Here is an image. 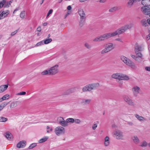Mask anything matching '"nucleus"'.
Here are the masks:
<instances>
[{"instance_id":"47","label":"nucleus","mask_w":150,"mask_h":150,"mask_svg":"<svg viewBox=\"0 0 150 150\" xmlns=\"http://www.w3.org/2000/svg\"><path fill=\"white\" fill-rule=\"evenodd\" d=\"M26 94V92L22 91L16 94L17 95H24Z\"/></svg>"},{"instance_id":"15","label":"nucleus","mask_w":150,"mask_h":150,"mask_svg":"<svg viewBox=\"0 0 150 150\" xmlns=\"http://www.w3.org/2000/svg\"><path fill=\"white\" fill-rule=\"evenodd\" d=\"M78 13L80 16L81 19H86V15L83 9H79L78 11Z\"/></svg>"},{"instance_id":"33","label":"nucleus","mask_w":150,"mask_h":150,"mask_svg":"<svg viewBox=\"0 0 150 150\" xmlns=\"http://www.w3.org/2000/svg\"><path fill=\"white\" fill-rule=\"evenodd\" d=\"M52 40L51 38H48L44 40H43L44 44H47L50 43L52 42Z\"/></svg>"},{"instance_id":"11","label":"nucleus","mask_w":150,"mask_h":150,"mask_svg":"<svg viewBox=\"0 0 150 150\" xmlns=\"http://www.w3.org/2000/svg\"><path fill=\"white\" fill-rule=\"evenodd\" d=\"M132 139L133 142L136 144H137L139 143L140 140L138 137L136 135H134L132 137Z\"/></svg>"},{"instance_id":"42","label":"nucleus","mask_w":150,"mask_h":150,"mask_svg":"<svg viewBox=\"0 0 150 150\" xmlns=\"http://www.w3.org/2000/svg\"><path fill=\"white\" fill-rule=\"evenodd\" d=\"M109 51H108V50L107 49V48H106L105 47V48L101 52V54H104L105 53H106L107 52H108Z\"/></svg>"},{"instance_id":"63","label":"nucleus","mask_w":150,"mask_h":150,"mask_svg":"<svg viewBox=\"0 0 150 150\" xmlns=\"http://www.w3.org/2000/svg\"><path fill=\"white\" fill-rule=\"evenodd\" d=\"M147 23L149 24H150V19H148L147 20Z\"/></svg>"},{"instance_id":"20","label":"nucleus","mask_w":150,"mask_h":150,"mask_svg":"<svg viewBox=\"0 0 150 150\" xmlns=\"http://www.w3.org/2000/svg\"><path fill=\"white\" fill-rule=\"evenodd\" d=\"M142 4L145 6H150V0H144L142 1Z\"/></svg>"},{"instance_id":"34","label":"nucleus","mask_w":150,"mask_h":150,"mask_svg":"<svg viewBox=\"0 0 150 150\" xmlns=\"http://www.w3.org/2000/svg\"><path fill=\"white\" fill-rule=\"evenodd\" d=\"M142 25L144 26H146L147 25V22L144 20H142L141 21Z\"/></svg>"},{"instance_id":"4","label":"nucleus","mask_w":150,"mask_h":150,"mask_svg":"<svg viewBox=\"0 0 150 150\" xmlns=\"http://www.w3.org/2000/svg\"><path fill=\"white\" fill-rule=\"evenodd\" d=\"M113 78L121 80H128L129 77L127 75L120 74H113Z\"/></svg>"},{"instance_id":"32","label":"nucleus","mask_w":150,"mask_h":150,"mask_svg":"<svg viewBox=\"0 0 150 150\" xmlns=\"http://www.w3.org/2000/svg\"><path fill=\"white\" fill-rule=\"evenodd\" d=\"M1 12L3 14L4 16L5 17H6L9 13V11L8 10H7L5 11H1Z\"/></svg>"},{"instance_id":"40","label":"nucleus","mask_w":150,"mask_h":150,"mask_svg":"<svg viewBox=\"0 0 150 150\" xmlns=\"http://www.w3.org/2000/svg\"><path fill=\"white\" fill-rule=\"evenodd\" d=\"M67 92L65 93V94H69L70 93H72L74 92V88H71L70 89L67 91Z\"/></svg>"},{"instance_id":"18","label":"nucleus","mask_w":150,"mask_h":150,"mask_svg":"<svg viewBox=\"0 0 150 150\" xmlns=\"http://www.w3.org/2000/svg\"><path fill=\"white\" fill-rule=\"evenodd\" d=\"M8 87V85H3L0 86V93H2L6 90Z\"/></svg>"},{"instance_id":"58","label":"nucleus","mask_w":150,"mask_h":150,"mask_svg":"<svg viewBox=\"0 0 150 150\" xmlns=\"http://www.w3.org/2000/svg\"><path fill=\"white\" fill-rule=\"evenodd\" d=\"M12 1H10L9 2H7V5H8L7 7H9V5H10L12 3Z\"/></svg>"},{"instance_id":"52","label":"nucleus","mask_w":150,"mask_h":150,"mask_svg":"<svg viewBox=\"0 0 150 150\" xmlns=\"http://www.w3.org/2000/svg\"><path fill=\"white\" fill-rule=\"evenodd\" d=\"M131 56L133 58L136 60H137V57L136 55L133 54H131Z\"/></svg>"},{"instance_id":"13","label":"nucleus","mask_w":150,"mask_h":150,"mask_svg":"<svg viewBox=\"0 0 150 150\" xmlns=\"http://www.w3.org/2000/svg\"><path fill=\"white\" fill-rule=\"evenodd\" d=\"M26 142L24 140L20 141L17 145V147L18 148H21L25 147L26 145Z\"/></svg>"},{"instance_id":"46","label":"nucleus","mask_w":150,"mask_h":150,"mask_svg":"<svg viewBox=\"0 0 150 150\" xmlns=\"http://www.w3.org/2000/svg\"><path fill=\"white\" fill-rule=\"evenodd\" d=\"M47 132L48 133H50L52 130V128L48 126L47 127Z\"/></svg>"},{"instance_id":"38","label":"nucleus","mask_w":150,"mask_h":150,"mask_svg":"<svg viewBox=\"0 0 150 150\" xmlns=\"http://www.w3.org/2000/svg\"><path fill=\"white\" fill-rule=\"evenodd\" d=\"M7 119L5 117H0V122H5L7 121Z\"/></svg>"},{"instance_id":"43","label":"nucleus","mask_w":150,"mask_h":150,"mask_svg":"<svg viewBox=\"0 0 150 150\" xmlns=\"http://www.w3.org/2000/svg\"><path fill=\"white\" fill-rule=\"evenodd\" d=\"M44 44L43 40L41 41L38 43H37L36 45L37 46H39L43 45Z\"/></svg>"},{"instance_id":"3","label":"nucleus","mask_w":150,"mask_h":150,"mask_svg":"<svg viewBox=\"0 0 150 150\" xmlns=\"http://www.w3.org/2000/svg\"><path fill=\"white\" fill-rule=\"evenodd\" d=\"M120 59L123 62L132 69H135L137 68V67L135 64L127 57L124 56H121Z\"/></svg>"},{"instance_id":"51","label":"nucleus","mask_w":150,"mask_h":150,"mask_svg":"<svg viewBox=\"0 0 150 150\" xmlns=\"http://www.w3.org/2000/svg\"><path fill=\"white\" fill-rule=\"evenodd\" d=\"M81 122V120L79 119H75L74 120V122H75L76 123L79 124Z\"/></svg>"},{"instance_id":"9","label":"nucleus","mask_w":150,"mask_h":150,"mask_svg":"<svg viewBox=\"0 0 150 150\" xmlns=\"http://www.w3.org/2000/svg\"><path fill=\"white\" fill-rule=\"evenodd\" d=\"M140 88L137 86H134L132 88V91L134 96L137 97L139 93Z\"/></svg>"},{"instance_id":"49","label":"nucleus","mask_w":150,"mask_h":150,"mask_svg":"<svg viewBox=\"0 0 150 150\" xmlns=\"http://www.w3.org/2000/svg\"><path fill=\"white\" fill-rule=\"evenodd\" d=\"M113 39H114V40L115 41H120V42H122V41L121 39L120 38H119V37H118L117 38H115V37H113Z\"/></svg>"},{"instance_id":"41","label":"nucleus","mask_w":150,"mask_h":150,"mask_svg":"<svg viewBox=\"0 0 150 150\" xmlns=\"http://www.w3.org/2000/svg\"><path fill=\"white\" fill-rule=\"evenodd\" d=\"M84 46L88 49H90L91 47V45L87 43H86L85 44Z\"/></svg>"},{"instance_id":"24","label":"nucleus","mask_w":150,"mask_h":150,"mask_svg":"<svg viewBox=\"0 0 150 150\" xmlns=\"http://www.w3.org/2000/svg\"><path fill=\"white\" fill-rule=\"evenodd\" d=\"M91 87V88L92 90L95 89V88L98 87L99 86V83H93L90 84Z\"/></svg>"},{"instance_id":"23","label":"nucleus","mask_w":150,"mask_h":150,"mask_svg":"<svg viewBox=\"0 0 150 150\" xmlns=\"http://www.w3.org/2000/svg\"><path fill=\"white\" fill-rule=\"evenodd\" d=\"M105 48L110 51L112 48V44L111 43H108L106 45Z\"/></svg>"},{"instance_id":"48","label":"nucleus","mask_w":150,"mask_h":150,"mask_svg":"<svg viewBox=\"0 0 150 150\" xmlns=\"http://www.w3.org/2000/svg\"><path fill=\"white\" fill-rule=\"evenodd\" d=\"M53 12V10L52 9H50V10L49 11H48L47 15L46 18H47L48 17V16H49V15L52 14Z\"/></svg>"},{"instance_id":"6","label":"nucleus","mask_w":150,"mask_h":150,"mask_svg":"<svg viewBox=\"0 0 150 150\" xmlns=\"http://www.w3.org/2000/svg\"><path fill=\"white\" fill-rule=\"evenodd\" d=\"M54 132L57 136L64 134L65 132V129L64 128L61 126H58L55 128Z\"/></svg>"},{"instance_id":"62","label":"nucleus","mask_w":150,"mask_h":150,"mask_svg":"<svg viewBox=\"0 0 150 150\" xmlns=\"http://www.w3.org/2000/svg\"><path fill=\"white\" fill-rule=\"evenodd\" d=\"M87 1V0H79V1L81 2H83L86 1Z\"/></svg>"},{"instance_id":"27","label":"nucleus","mask_w":150,"mask_h":150,"mask_svg":"<svg viewBox=\"0 0 150 150\" xmlns=\"http://www.w3.org/2000/svg\"><path fill=\"white\" fill-rule=\"evenodd\" d=\"M85 22V19H81L79 22V25L80 27H82L84 25Z\"/></svg>"},{"instance_id":"31","label":"nucleus","mask_w":150,"mask_h":150,"mask_svg":"<svg viewBox=\"0 0 150 150\" xmlns=\"http://www.w3.org/2000/svg\"><path fill=\"white\" fill-rule=\"evenodd\" d=\"M93 41L94 42H97L102 41V40H101V38L100 35L94 38L93 40Z\"/></svg>"},{"instance_id":"16","label":"nucleus","mask_w":150,"mask_h":150,"mask_svg":"<svg viewBox=\"0 0 150 150\" xmlns=\"http://www.w3.org/2000/svg\"><path fill=\"white\" fill-rule=\"evenodd\" d=\"M90 99H83L82 100L81 103L84 105H89L91 102Z\"/></svg>"},{"instance_id":"45","label":"nucleus","mask_w":150,"mask_h":150,"mask_svg":"<svg viewBox=\"0 0 150 150\" xmlns=\"http://www.w3.org/2000/svg\"><path fill=\"white\" fill-rule=\"evenodd\" d=\"M139 57H140V58L142 59L143 55L140 52H137L136 53H135Z\"/></svg>"},{"instance_id":"39","label":"nucleus","mask_w":150,"mask_h":150,"mask_svg":"<svg viewBox=\"0 0 150 150\" xmlns=\"http://www.w3.org/2000/svg\"><path fill=\"white\" fill-rule=\"evenodd\" d=\"M9 103L8 102H4L0 105L3 109L5 106H6Z\"/></svg>"},{"instance_id":"10","label":"nucleus","mask_w":150,"mask_h":150,"mask_svg":"<svg viewBox=\"0 0 150 150\" xmlns=\"http://www.w3.org/2000/svg\"><path fill=\"white\" fill-rule=\"evenodd\" d=\"M58 120L59 123L63 127H66L68 125V123L67 120H65L64 118L62 117H59L58 118Z\"/></svg>"},{"instance_id":"19","label":"nucleus","mask_w":150,"mask_h":150,"mask_svg":"<svg viewBox=\"0 0 150 150\" xmlns=\"http://www.w3.org/2000/svg\"><path fill=\"white\" fill-rule=\"evenodd\" d=\"M109 140L110 138L108 136H106L105 137L104 143V145L105 146H107L109 145L110 144Z\"/></svg>"},{"instance_id":"12","label":"nucleus","mask_w":150,"mask_h":150,"mask_svg":"<svg viewBox=\"0 0 150 150\" xmlns=\"http://www.w3.org/2000/svg\"><path fill=\"white\" fill-rule=\"evenodd\" d=\"M141 11L143 13L146 15L150 14V8L149 7L146 8L145 7H142L141 8Z\"/></svg>"},{"instance_id":"54","label":"nucleus","mask_w":150,"mask_h":150,"mask_svg":"<svg viewBox=\"0 0 150 150\" xmlns=\"http://www.w3.org/2000/svg\"><path fill=\"white\" fill-rule=\"evenodd\" d=\"M145 69L146 70L149 71H150V66L145 67Z\"/></svg>"},{"instance_id":"21","label":"nucleus","mask_w":150,"mask_h":150,"mask_svg":"<svg viewBox=\"0 0 150 150\" xmlns=\"http://www.w3.org/2000/svg\"><path fill=\"white\" fill-rule=\"evenodd\" d=\"M19 103V102L18 101H16L11 102L10 105V108H12L16 107L17 106Z\"/></svg>"},{"instance_id":"7","label":"nucleus","mask_w":150,"mask_h":150,"mask_svg":"<svg viewBox=\"0 0 150 150\" xmlns=\"http://www.w3.org/2000/svg\"><path fill=\"white\" fill-rule=\"evenodd\" d=\"M123 98L124 101L128 105L131 106L134 105V102L128 96L125 95L123 96Z\"/></svg>"},{"instance_id":"25","label":"nucleus","mask_w":150,"mask_h":150,"mask_svg":"<svg viewBox=\"0 0 150 150\" xmlns=\"http://www.w3.org/2000/svg\"><path fill=\"white\" fill-rule=\"evenodd\" d=\"M9 98V95L8 94L4 95L1 98H0V102L6 99H8Z\"/></svg>"},{"instance_id":"17","label":"nucleus","mask_w":150,"mask_h":150,"mask_svg":"<svg viewBox=\"0 0 150 150\" xmlns=\"http://www.w3.org/2000/svg\"><path fill=\"white\" fill-rule=\"evenodd\" d=\"M82 91L83 92L89 91L92 90L90 84L86 85L83 88Z\"/></svg>"},{"instance_id":"26","label":"nucleus","mask_w":150,"mask_h":150,"mask_svg":"<svg viewBox=\"0 0 150 150\" xmlns=\"http://www.w3.org/2000/svg\"><path fill=\"white\" fill-rule=\"evenodd\" d=\"M48 139L47 136L44 137H43L38 140V142L39 143H42L45 142Z\"/></svg>"},{"instance_id":"53","label":"nucleus","mask_w":150,"mask_h":150,"mask_svg":"<svg viewBox=\"0 0 150 150\" xmlns=\"http://www.w3.org/2000/svg\"><path fill=\"white\" fill-rule=\"evenodd\" d=\"M97 126H98V125H97V124H94L93 126V127H92V128L93 129V130H95L96 128V127H97Z\"/></svg>"},{"instance_id":"64","label":"nucleus","mask_w":150,"mask_h":150,"mask_svg":"<svg viewBox=\"0 0 150 150\" xmlns=\"http://www.w3.org/2000/svg\"><path fill=\"white\" fill-rule=\"evenodd\" d=\"M47 25V23H45L43 24V25L44 26H45Z\"/></svg>"},{"instance_id":"5","label":"nucleus","mask_w":150,"mask_h":150,"mask_svg":"<svg viewBox=\"0 0 150 150\" xmlns=\"http://www.w3.org/2000/svg\"><path fill=\"white\" fill-rule=\"evenodd\" d=\"M114 137L117 139L123 140L124 139V135L123 132L118 129H115L114 132Z\"/></svg>"},{"instance_id":"60","label":"nucleus","mask_w":150,"mask_h":150,"mask_svg":"<svg viewBox=\"0 0 150 150\" xmlns=\"http://www.w3.org/2000/svg\"><path fill=\"white\" fill-rule=\"evenodd\" d=\"M118 9V8L117 7H113V11H116Z\"/></svg>"},{"instance_id":"59","label":"nucleus","mask_w":150,"mask_h":150,"mask_svg":"<svg viewBox=\"0 0 150 150\" xmlns=\"http://www.w3.org/2000/svg\"><path fill=\"white\" fill-rule=\"evenodd\" d=\"M70 11H68L65 16V18H66L68 16V15H69L70 14Z\"/></svg>"},{"instance_id":"55","label":"nucleus","mask_w":150,"mask_h":150,"mask_svg":"<svg viewBox=\"0 0 150 150\" xmlns=\"http://www.w3.org/2000/svg\"><path fill=\"white\" fill-rule=\"evenodd\" d=\"M18 31L16 30L14 31V32H12L11 33V36H13L15 35L17 33V32Z\"/></svg>"},{"instance_id":"35","label":"nucleus","mask_w":150,"mask_h":150,"mask_svg":"<svg viewBox=\"0 0 150 150\" xmlns=\"http://www.w3.org/2000/svg\"><path fill=\"white\" fill-rule=\"evenodd\" d=\"M37 146V144L36 143H33L31 144L28 147V148L29 149H32L33 148Z\"/></svg>"},{"instance_id":"30","label":"nucleus","mask_w":150,"mask_h":150,"mask_svg":"<svg viewBox=\"0 0 150 150\" xmlns=\"http://www.w3.org/2000/svg\"><path fill=\"white\" fill-rule=\"evenodd\" d=\"M134 1L133 0H129L127 4V6L129 7H131L133 5Z\"/></svg>"},{"instance_id":"56","label":"nucleus","mask_w":150,"mask_h":150,"mask_svg":"<svg viewBox=\"0 0 150 150\" xmlns=\"http://www.w3.org/2000/svg\"><path fill=\"white\" fill-rule=\"evenodd\" d=\"M37 30L38 31L40 32L41 30V27H38L37 29Z\"/></svg>"},{"instance_id":"22","label":"nucleus","mask_w":150,"mask_h":150,"mask_svg":"<svg viewBox=\"0 0 150 150\" xmlns=\"http://www.w3.org/2000/svg\"><path fill=\"white\" fill-rule=\"evenodd\" d=\"M5 136L8 140H11L13 139L12 134L9 132H7L5 133Z\"/></svg>"},{"instance_id":"36","label":"nucleus","mask_w":150,"mask_h":150,"mask_svg":"<svg viewBox=\"0 0 150 150\" xmlns=\"http://www.w3.org/2000/svg\"><path fill=\"white\" fill-rule=\"evenodd\" d=\"M67 120L68 123L69 122H71L72 123H74V119L73 118H69L67 119Z\"/></svg>"},{"instance_id":"28","label":"nucleus","mask_w":150,"mask_h":150,"mask_svg":"<svg viewBox=\"0 0 150 150\" xmlns=\"http://www.w3.org/2000/svg\"><path fill=\"white\" fill-rule=\"evenodd\" d=\"M148 144V143L146 141L143 140L141 143L140 146L142 147H146Z\"/></svg>"},{"instance_id":"44","label":"nucleus","mask_w":150,"mask_h":150,"mask_svg":"<svg viewBox=\"0 0 150 150\" xmlns=\"http://www.w3.org/2000/svg\"><path fill=\"white\" fill-rule=\"evenodd\" d=\"M6 0H2L0 2V8H2L5 3Z\"/></svg>"},{"instance_id":"8","label":"nucleus","mask_w":150,"mask_h":150,"mask_svg":"<svg viewBox=\"0 0 150 150\" xmlns=\"http://www.w3.org/2000/svg\"><path fill=\"white\" fill-rule=\"evenodd\" d=\"M101 40H104L108 39L112 36V33H104L100 35Z\"/></svg>"},{"instance_id":"37","label":"nucleus","mask_w":150,"mask_h":150,"mask_svg":"<svg viewBox=\"0 0 150 150\" xmlns=\"http://www.w3.org/2000/svg\"><path fill=\"white\" fill-rule=\"evenodd\" d=\"M25 11H22L20 13V17L21 18L23 19L25 17Z\"/></svg>"},{"instance_id":"1","label":"nucleus","mask_w":150,"mask_h":150,"mask_svg":"<svg viewBox=\"0 0 150 150\" xmlns=\"http://www.w3.org/2000/svg\"><path fill=\"white\" fill-rule=\"evenodd\" d=\"M59 65L57 64L51 67L48 70H45L41 72V75H45L48 74L49 75H53L57 74L59 71Z\"/></svg>"},{"instance_id":"29","label":"nucleus","mask_w":150,"mask_h":150,"mask_svg":"<svg viewBox=\"0 0 150 150\" xmlns=\"http://www.w3.org/2000/svg\"><path fill=\"white\" fill-rule=\"evenodd\" d=\"M142 50V48L141 46H138L135 47V53L138 52L139 51Z\"/></svg>"},{"instance_id":"14","label":"nucleus","mask_w":150,"mask_h":150,"mask_svg":"<svg viewBox=\"0 0 150 150\" xmlns=\"http://www.w3.org/2000/svg\"><path fill=\"white\" fill-rule=\"evenodd\" d=\"M135 116L138 120L141 122H144L147 120L146 118L137 114H135Z\"/></svg>"},{"instance_id":"2","label":"nucleus","mask_w":150,"mask_h":150,"mask_svg":"<svg viewBox=\"0 0 150 150\" xmlns=\"http://www.w3.org/2000/svg\"><path fill=\"white\" fill-rule=\"evenodd\" d=\"M133 26L132 23H129L122 27L113 32V37L123 33L127 30L130 29Z\"/></svg>"},{"instance_id":"61","label":"nucleus","mask_w":150,"mask_h":150,"mask_svg":"<svg viewBox=\"0 0 150 150\" xmlns=\"http://www.w3.org/2000/svg\"><path fill=\"white\" fill-rule=\"evenodd\" d=\"M71 6H69L67 7V9L69 10H71Z\"/></svg>"},{"instance_id":"57","label":"nucleus","mask_w":150,"mask_h":150,"mask_svg":"<svg viewBox=\"0 0 150 150\" xmlns=\"http://www.w3.org/2000/svg\"><path fill=\"white\" fill-rule=\"evenodd\" d=\"M107 0H100L99 2L100 3H104Z\"/></svg>"},{"instance_id":"50","label":"nucleus","mask_w":150,"mask_h":150,"mask_svg":"<svg viewBox=\"0 0 150 150\" xmlns=\"http://www.w3.org/2000/svg\"><path fill=\"white\" fill-rule=\"evenodd\" d=\"M5 18L1 11L0 12V20Z\"/></svg>"}]
</instances>
